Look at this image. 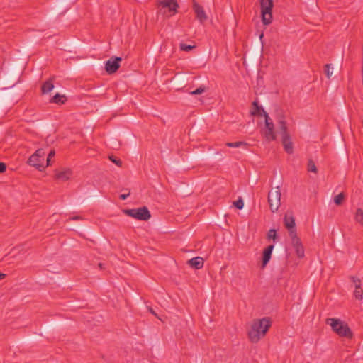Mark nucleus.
I'll use <instances>...</instances> for the list:
<instances>
[{
    "mask_svg": "<svg viewBox=\"0 0 363 363\" xmlns=\"http://www.w3.org/2000/svg\"><path fill=\"white\" fill-rule=\"evenodd\" d=\"M284 224L288 230L289 236H294L297 235L295 218L291 212H287L284 218Z\"/></svg>",
    "mask_w": 363,
    "mask_h": 363,
    "instance_id": "9",
    "label": "nucleus"
},
{
    "mask_svg": "<svg viewBox=\"0 0 363 363\" xmlns=\"http://www.w3.org/2000/svg\"><path fill=\"white\" fill-rule=\"evenodd\" d=\"M233 205L239 210H241L243 208L244 206V202L243 200L240 198L236 201L233 203Z\"/></svg>",
    "mask_w": 363,
    "mask_h": 363,
    "instance_id": "32",
    "label": "nucleus"
},
{
    "mask_svg": "<svg viewBox=\"0 0 363 363\" xmlns=\"http://www.w3.org/2000/svg\"><path fill=\"white\" fill-rule=\"evenodd\" d=\"M45 152L43 149H38L28 159V164L35 167L41 171L44 168V160Z\"/></svg>",
    "mask_w": 363,
    "mask_h": 363,
    "instance_id": "6",
    "label": "nucleus"
},
{
    "mask_svg": "<svg viewBox=\"0 0 363 363\" xmlns=\"http://www.w3.org/2000/svg\"><path fill=\"white\" fill-rule=\"evenodd\" d=\"M149 310L152 314H153L154 315H155L157 317V314L155 313V311L151 308Z\"/></svg>",
    "mask_w": 363,
    "mask_h": 363,
    "instance_id": "40",
    "label": "nucleus"
},
{
    "mask_svg": "<svg viewBox=\"0 0 363 363\" xmlns=\"http://www.w3.org/2000/svg\"><path fill=\"white\" fill-rule=\"evenodd\" d=\"M6 277V274H3V273H0V279H4Z\"/></svg>",
    "mask_w": 363,
    "mask_h": 363,
    "instance_id": "39",
    "label": "nucleus"
},
{
    "mask_svg": "<svg viewBox=\"0 0 363 363\" xmlns=\"http://www.w3.org/2000/svg\"><path fill=\"white\" fill-rule=\"evenodd\" d=\"M279 128L281 131L282 135V144L284 148V150L288 154H292L294 151L293 143L291 140V138L289 134L287 132V126L286 121L284 119H281L279 121Z\"/></svg>",
    "mask_w": 363,
    "mask_h": 363,
    "instance_id": "3",
    "label": "nucleus"
},
{
    "mask_svg": "<svg viewBox=\"0 0 363 363\" xmlns=\"http://www.w3.org/2000/svg\"><path fill=\"white\" fill-rule=\"evenodd\" d=\"M344 198H345L344 194L340 193L334 197V203L336 205H341L343 201Z\"/></svg>",
    "mask_w": 363,
    "mask_h": 363,
    "instance_id": "26",
    "label": "nucleus"
},
{
    "mask_svg": "<svg viewBox=\"0 0 363 363\" xmlns=\"http://www.w3.org/2000/svg\"><path fill=\"white\" fill-rule=\"evenodd\" d=\"M158 5L161 6L160 11L162 12V9H168L169 14L168 16H172L177 12L179 4L175 0H158Z\"/></svg>",
    "mask_w": 363,
    "mask_h": 363,
    "instance_id": "7",
    "label": "nucleus"
},
{
    "mask_svg": "<svg viewBox=\"0 0 363 363\" xmlns=\"http://www.w3.org/2000/svg\"><path fill=\"white\" fill-rule=\"evenodd\" d=\"M179 48H180V50L182 51L189 52V51L191 50L193 48H194L195 46L186 45V44L182 43H180Z\"/></svg>",
    "mask_w": 363,
    "mask_h": 363,
    "instance_id": "28",
    "label": "nucleus"
},
{
    "mask_svg": "<svg viewBox=\"0 0 363 363\" xmlns=\"http://www.w3.org/2000/svg\"><path fill=\"white\" fill-rule=\"evenodd\" d=\"M355 220L363 226V211L361 208H357L355 216Z\"/></svg>",
    "mask_w": 363,
    "mask_h": 363,
    "instance_id": "18",
    "label": "nucleus"
},
{
    "mask_svg": "<svg viewBox=\"0 0 363 363\" xmlns=\"http://www.w3.org/2000/svg\"><path fill=\"white\" fill-rule=\"evenodd\" d=\"M274 245H270L267 246L264 250L263 254H262V267L263 268L269 262V260L271 259V257H272V251L274 250Z\"/></svg>",
    "mask_w": 363,
    "mask_h": 363,
    "instance_id": "13",
    "label": "nucleus"
},
{
    "mask_svg": "<svg viewBox=\"0 0 363 363\" xmlns=\"http://www.w3.org/2000/svg\"><path fill=\"white\" fill-rule=\"evenodd\" d=\"M72 175V172L70 169H65L61 172H59L56 174V178L62 182H65L69 179Z\"/></svg>",
    "mask_w": 363,
    "mask_h": 363,
    "instance_id": "17",
    "label": "nucleus"
},
{
    "mask_svg": "<svg viewBox=\"0 0 363 363\" xmlns=\"http://www.w3.org/2000/svg\"><path fill=\"white\" fill-rule=\"evenodd\" d=\"M272 8L273 6L268 5L261 10L262 20L264 25H269L272 22Z\"/></svg>",
    "mask_w": 363,
    "mask_h": 363,
    "instance_id": "11",
    "label": "nucleus"
},
{
    "mask_svg": "<svg viewBox=\"0 0 363 363\" xmlns=\"http://www.w3.org/2000/svg\"><path fill=\"white\" fill-rule=\"evenodd\" d=\"M291 239V244L295 250L296 254L298 258H303L304 257V247L297 235L290 237Z\"/></svg>",
    "mask_w": 363,
    "mask_h": 363,
    "instance_id": "10",
    "label": "nucleus"
},
{
    "mask_svg": "<svg viewBox=\"0 0 363 363\" xmlns=\"http://www.w3.org/2000/svg\"><path fill=\"white\" fill-rule=\"evenodd\" d=\"M252 106L254 107V110L251 111V114L253 115V116H265L266 114H267L266 113V111L264 110V108L259 106L258 104V102L255 101L253 103H252Z\"/></svg>",
    "mask_w": 363,
    "mask_h": 363,
    "instance_id": "15",
    "label": "nucleus"
},
{
    "mask_svg": "<svg viewBox=\"0 0 363 363\" xmlns=\"http://www.w3.org/2000/svg\"><path fill=\"white\" fill-rule=\"evenodd\" d=\"M130 195V191L128 194H121L120 199L122 200H125L128 198V196Z\"/></svg>",
    "mask_w": 363,
    "mask_h": 363,
    "instance_id": "36",
    "label": "nucleus"
},
{
    "mask_svg": "<svg viewBox=\"0 0 363 363\" xmlns=\"http://www.w3.org/2000/svg\"><path fill=\"white\" fill-rule=\"evenodd\" d=\"M54 88V84L52 79H49L45 82L41 87V91L43 94L50 92Z\"/></svg>",
    "mask_w": 363,
    "mask_h": 363,
    "instance_id": "16",
    "label": "nucleus"
},
{
    "mask_svg": "<svg viewBox=\"0 0 363 363\" xmlns=\"http://www.w3.org/2000/svg\"><path fill=\"white\" fill-rule=\"evenodd\" d=\"M108 158L112 162L116 164L118 167H121L122 166V161L120 159L116 157L113 155H109Z\"/></svg>",
    "mask_w": 363,
    "mask_h": 363,
    "instance_id": "30",
    "label": "nucleus"
},
{
    "mask_svg": "<svg viewBox=\"0 0 363 363\" xmlns=\"http://www.w3.org/2000/svg\"><path fill=\"white\" fill-rule=\"evenodd\" d=\"M352 281V282L354 284V286L359 285L361 286V281L359 279H357L354 277H351L350 278Z\"/></svg>",
    "mask_w": 363,
    "mask_h": 363,
    "instance_id": "33",
    "label": "nucleus"
},
{
    "mask_svg": "<svg viewBox=\"0 0 363 363\" xmlns=\"http://www.w3.org/2000/svg\"><path fill=\"white\" fill-rule=\"evenodd\" d=\"M326 323L331 326L333 331L341 337L352 339L353 333L347 323L338 318H328Z\"/></svg>",
    "mask_w": 363,
    "mask_h": 363,
    "instance_id": "2",
    "label": "nucleus"
},
{
    "mask_svg": "<svg viewBox=\"0 0 363 363\" xmlns=\"http://www.w3.org/2000/svg\"><path fill=\"white\" fill-rule=\"evenodd\" d=\"M193 8L194 10V12L196 13V18L203 23L205 22L208 17L201 6H200L198 3L194 2L193 4Z\"/></svg>",
    "mask_w": 363,
    "mask_h": 363,
    "instance_id": "12",
    "label": "nucleus"
},
{
    "mask_svg": "<svg viewBox=\"0 0 363 363\" xmlns=\"http://www.w3.org/2000/svg\"><path fill=\"white\" fill-rule=\"evenodd\" d=\"M281 191L279 186L272 189L268 194V202L272 212H276L281 205Z\"/></svg>",
    "mask_w": 363,
    "mask_h": 363,
    "instance_id": "5",
    "label": "nucleus"
},
{
    "mask_svg": "<svg viewBox=\"0 0 363 363\" xmlns=\"http://www.w3.org/2000/svg\"><path fill=\"white\" fill-rule=\"evenodd\" d=\"M51 159H52L51 157H47V160H46V162H47V166H49V165H50V164H51V163H50V162H51Z\"/></svg>",
    "mask_w": 363,
    "mask_h": 363,
    "instance_id": "38",
    "label": "nucleus"
},
{
    "mask_svg": "<svg viewBox=\"0 0 363 363\" xmlns=\"http://www.w3.org/2000/svg\"><path fill=\"white\" fill-rule=\"evenodd\" d=\"M268 5L273 6L272 0H260L261 10L268 7Z\"/></svg>",
    "mask_w": 363,
    "mask_h": 363,
    "instance_id": "31",
    "label": "nucleus"
},
{
    "mask_svg": "<svg viewBox=\"0 0 363 363\" xmlns=\"http://www.w3.org/2000/svg\"><path fill=\"white\" fill-rule=\"evenodd\" d=\"M208 88L204 86L201 85L194 91H189V94L191 95H200L207 91Z\"/></svg>",
    "mask_w": 363,
    "mask_h": 363,
    "instance_id": "21",
    "label": "nucleus"
},
{
    "mask_svg": "<svg viewBox=\"0 0 363 363\" xmlns=\"http://www.w3.org/2000/svg\"><path fill=\"white\" fill-rule=\"evenodd\" d=\"M188 264L196 269L203 268L204 264L203 259L200 257H194L188 261Z\"/></svg>",
    "mask_w": 363,
    "mask_h": 363,
    "instance_id": "14",
    "label": "nucleus"
},
{
    "mask_svg": "<svg viewBox=\"0 0 363 363\" xmlns=\"http://www.w3.org/2000/svg\"><path fill=\"white\" fill-rule=\"evenodd\" d=\"M6 166L4 163L0 162V173H3L6 171Z\"/></svg>",
    "mask_w": 363,
    "mask_h": 363,
    "instance_id": "34",
    "label": "nucleus"
},
{
    "mask_svg": "<svg viewBox=\"0 0 363 363\" xmlns=\"http://www.w3.org/2000/svg\"><path fill=\"white\" fill-rule=\"evenodd\" d=\"M307 169L308 172L317 173V167L315 162L312 160H308Z\"/></svg>",
    "mask_w": 363,
    "mask_h": 363,
    "instance_id": "25",
    "label": "nucleus"
},
{
    "mask_svg": "<svg viewBox=\"0 0 363 363\" xmlns=\"http://www.w3.org/2000/svg\"><path fill=\"white\" fill-rule=\"evenodd\" d=\"M265 118V128L266 129H274V125L272 121L269 117L268 114L264 116Z\"/></svg>",
    "mask_w": 363,
    "mask_h": 363,
    "instance_id": "24",
    "label": "nucleus"
},
{
    "mask_svg": "<svg viewBox=\"0 0 363 363\" xmlns=\"http://www.w3.org/2000/svg\"><path fill=\"white\" fill-rule=\"evenodd\" d=\"M65 98L64 96H61L60 94H56L50 100L51 102L55 104H64L65 100L62 99Z\"/></svg>",
    "mask_w": 363,
    "mask_h": 363,
    "instance_id": "22",
    "label": "nucleus"
},
{
    "mask_svg": "<svg viewBox=\"0 0 363 363\" xmlns=\"http://www.w3.org/2000/svg\"><path fill=\"white\" fill-rule=\"evenodd\" d=\"M122 61L121 57L113 56L105 63V70L108 74L116 73L120 67V62Z\"/></svg>",
    "mask_w": 363,
    "mask_h": 363,
    "instance_id": "8",
    "label": "nucleus"
},
{
    "mask_svg": "<svg viewBox=\"0 0 363 363\" xmlns=\"http://www.w3.org/2000/svg\"><path fill=\"white\" fill-rule=\"evenodd\" d=\"M354 296L355 298L357 300H362L363 298V290L362 289L361 286H359V285L355 286Z\"/></svg>",
    "mask_w": 363,
    "mask_h": 363,
    "instance_id": "20",
    "label": "nucleus"
},
{
    "mask_svg": "<svg viewBox=\"0 0 363 363\" xmlns=\"http://www.w3.org/2000/svg\"><path fill=\"white\" fill-rule=\"evenodd\" d=\"M247 144L242 141H237V142H229L226 143V146L229 147H240L241 146H247Z\"/></svg>",
    "mask_w": 363,
    "mask_h": 363,
    "instance_id": "23",
    "label": "nucleus"
},
{
    "mask_svg": "<svg viewBox=\"0 0 363 363\" xmlns=\"http://www.w3.org/2000/svg\"><path fill=\"white\" fill-rule=\"evenodd\" d=\"M123 212L127 216L139 220L146 221L151 218V214L146 206H143L138 208L125 209Z\"/></svg>",
    "mask_w": 363,
    "mask_h": 363,
    "instance_id": "4",
    "label": "nucleus"
},
{
    "mask_svg": "<svg viewBox=\"0 0 363 363\" xmlns=\"http://www.w3.org/2000/svg\"><path fill=\"white\" fill-rule=\"evenodd\" d=\"M272 325L269 318H262L252 320L250 329L248 331V337L251 342L257 343L265 336L267 332Z\"/></svg>",
    "mask_w": 363,
    "mask_h": 363,
    "instance_id": "1",
    "label": "nucleus"
},
{
    "mask_svg": "<svg viewBox=\"0 0 363 363\" xmlns=\"http://www.w3.org/2000/svg\"><path fill=\"white\" fill-rule=\"evenodd\" d=\"M82 217L79 216H72V217H70L68 220H82Z\"/></svg>",
    "mask_w": 363,
    "mask_h": 363,
    "instance_id": "35",
    "label": "nucleus"
},
{
    "mask_svg": "<svg viewBox=\"0 0 363 363\" xmlns=\"http://www.w3.org/2000/svg\"><path fill=\"white\" fill-rule=\"evenodd\" d=\"M55 150H50V152L48 155V157L52 158V157H53L55 156Z\"/></svg>",
    "mask_w": 363,
    "mask_h": 363,
    "instance_id": "37",
    "label": "nucleus"
},
{
    "mask_svg": "<svg viewBox=\"0 0 363 363\" xmlns=\"http://www.w3.org/2000/svg\"><path fill=\"white\" fill-rule=\"evenodd\" d=\"M333 67H331V65L330 64H326L325 65V73L327 76V77L329 79L332 74H333Z\"/></svg>",
    "mask_w": 363,
    "mask_h": 363,
    "instance_id": "29",
    "label": "nucleus"
},
{
    "mask_svg": "<svg viewBox=\"0 0 363 363\" xmlns=\"http://www.w3.org/2000/svg\"><path fill=\"white\" fill-rule=\"evenodd\" d=\"M264 136L269 141L274 140L276 138L274 129H266L264 131Z\"/></svg>",
    "mask_w": 363,
    "mask_h": 363,
    "instance_id": "19",
    "label": "nucleus"
},
{
    "mask_svg": "<svg viewBox=\"0 0 363 363\" xmlns=\"http://www.w3.org/2000/svg\"><path fill=\"white\" fill-rule=\"evenodd\" d=\"M267 238L268 240L272 239L274 241H275L276 239L277 238L276 230L270 229L267 233Z\"/></svg>",
    "mask_w": 363,
    "mask_h": 363,
    "instance_id": "27",
    "label": "nucleus"
}]
</instances>
